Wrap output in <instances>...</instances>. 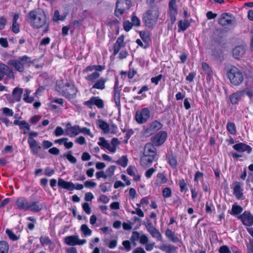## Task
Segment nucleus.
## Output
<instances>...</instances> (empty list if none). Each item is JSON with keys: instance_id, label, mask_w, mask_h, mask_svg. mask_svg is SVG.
<instances>
[{"instance_id": "obj_3", "label": "nucleus", "mask_w": 253, "mask_h": 253, "mask_svg": "<svg viewBox=\"0 0 253 253\" xmlns=\"http://www.w3.org/2000/svg\"><path fill=\"white\" fill-rule=\"evenodd\" d=\"M33 63L31 57L24 55L19 57L17 59L8 60L7 64L13 67L16 71L23 72L25 70L24 66H30Z\"/></svg>"}, {"instance_id": "obj_25", "label": "nucleus", "mask_w": 253, "mask_h": 253, "mask_svg": "<svg viewBox=\"0 0 253 253\" xmlns=\"http://www.w3.org/2000/svg\"><path fill=\"white\" fill-rule=\"evenodd\" d=\"M0 73L6 75L9 78H14L12 70H11L7 65L3 63H0Z\"/></svg>"}, {"instance_id": "obj_60", "label": "nucleus", "mask_w": 253, "mask_h": 253, "mask_svg": "<svg viewBox=\"0 0 253 253\" xmlns=\"http://www.w3.org/2000/svg\"><path fill=\"white\" fill-rule=\"evenodd\" d=\"M163 78V75L162 74H160L158 76L152 77L151 79V81L152 83L154 84L155 85L158 84L159 82Z\"/></svg>"}, {"instance_id": "obj_13", "label": "nucleus", "mask_w": 253, "mask_h": 253, "mask_svg": "<svg viewBox=\"0 0 253 253\" xmlns=\"http://www.w3.org/2000/svg\"><path fill=\"white\" fill-rule=\"evenodd\" d=\"M233 194L238 200L243 199V184L239 181H236L232 184Z\"/></svg>"}, {"instance_id": "obj_39", "label": "nucleus", "mask_w": 253, "mask_h": 253, "mask_svg": "<svg viewBox=\"0 0 253 253\" xmlns=\"http://www.w3.org/2000/svg\"><path fill=\"white\" fill-rule=\"evenodd\" d=\"M121 89H114V100L116 106L120 105V91Z\"/></svg>"}, {"instance_id": "obj_10", "label": "nucleus", "mask_w": 253, "mask_h": 253, "mask_svg": "<svg viewBox=\"0 0 253 253\" xmlns=\"http://www.w3.org/2000/svg\"><path fill=\"white\" fill-rule=\"evenodd\" d=\"M167 136L168 134L166 131H161L151 137V141L156 146H159L164 143Z\"/></svg>"}, {"instance_id": "obj_47", "label": "nucleus", "mask_w": 253, "mask_h": 253, "mask_svg": "<svg viewBox=\"0 0 253 253\" xmlns=\"http://www.w3.org/2000/svg\"><path fill=\"white\" fill-rule=\"evenodd\" d=\"M65 19V16H60L59 12L58 10L54 11V15L52 18V20L54 21H58L59 20H63Z\"/></svg>"}, {"instance_id": "obj_14", "label": "nucleus", "mask_w": 253, "mask_h": 253, "mask_svg": "<svg viewBox=\"0 0 253 253\" xmlns=\"http://www.w3.org/2000/svg\"><path fill=\"white\" fill-rule=\"evenodd\" d=\"M176 0H170L169 2V14L171 24L176 21V16L177 14V8L176 4Z\"/></svg>"}, {"instance_id": "obj_57", "label": "nucleus", "mask_w": 253, "mask_h": 253, "mask_svg": "<svg viewBox=\"0 0 253 253\" xmlns=\"http://www.w3.org/2000/svg\"><path fill=\"white\" fill-rule=\"evenodd\" d=\"M137 171L134 167L129 166L126 169L127 173L130 176H132L135 174V172Z\"/></svg>"}, {"instance_id": "obj_54", "label": "nucleus", "mask_w": 253, "mask_h": 253, "mask_svg": "<svg viewBox=\"0 0 253 253\" xmlns=\"http://www.w3.org/2000/svg\"><path fill=\"white\" fill-rule=\"evenodd\" d=\"M80 133H82L84 135H88L90 136L91 137H93V135L92 134L89 128L83 127L82 128H80Z\"/></svg>"}, {"instance_id": "obj_29", "label": "nucleus", "mask_w": 253, "mask_h": 253, "mask_svg": "<svg viewBox=\"0 0 253 253\" xmlns=\"http://www.w3.org/2000/svg\"><path fill=\"white\" fill-rule=\"evenodd\" d=\"M220 25L226 26L232 24L231 17L227 13L222 14L218 20Z\"/></svg>"}, {"instance_id": "obj_19", "label": "nucleus", "mask_w": 253, "mask_h": 253, "mask_svg": "<svg viewBox=\"0 0 253 253\" xmlns=\"http://www.w3.org/2000/svg\"><path fill=\"white\" fill-rule=\"evenodd\" d=\"M97 144L101 148L106 149L112 153H114L116 151L115 147H111L110 143L103 137H99Z\"/></svg>"}, {"instance_id": "obj_52", "label": "nucleus", "mask_w": 253, "mask_h": 253, "mask_svg": "<svg viewBox=\"0 0 253 253\" xmlns=\"http://www.w3.org/2000/svg\"><path fill=\"white\" fill-rule=\"evenodd\" d=\"M202 68L205 73L210 76L211 74V70L209 65L205 62L202 63Z\"/></svg>"}, {"instance_id": "obj_4", "label": "nucleus", "mask_w": 253, "mask_h": 253, "mask_svg": "<svg viewBox=\"0 0 253 253\" xmlns=\"http://www.w3.org/2000/svg\"><path fill=\"white\" fill-rule=\"evenodd\" d=\"M159 16L158 9L156 7L152 8L143 14V21L147 27L151 28L156 24Z\"/></svg>"}, {"instance_id": "obj_11", "label": "nucleus", "mask_w": 253, "mask_h": 253, "mask_svg": "<svg viewBox=\"0 0 253 253\" xmlns=\"http://www.w3.org/2000/svg\"><path fill=\"white\" fill-rule=\"evenodd\" d=\"M237 218L245 226H251L253 225V215L249 211H245L242 214L238 215Z\"/></svg>"}, {"instance_id": "obj_42", "label": "nucleus", "mask_w": 253, "mask_h": 253, "mask_svg": "<svg viewBox=\"0 0 253 253\" xmlns=\"http://www.w3.org/2000/svg\"><path fill=\"white\" fill-rule=\"evenodd\" d=\"M40 240L42 245L43 246H50L52 244L51 240L46 236H41Z\"/></svg>"}, {"instance_id": "obj_27", "label": "nucleus", "mask_w": 253, "mask_h": 253, "mask_svg": "<svg viewBox=\"0 0 253 253\" xmlns=\"http://www.w3.org/2000/svg\"><path fill=\"white\" fill-rule=\"evenodd\" d=\"M245 51V48L243 46H236L233 49V56L236 59H240L243 56Z\"/></svg>"}, {"instance_id": "obj_20", "label": "nucleus", "mask_w": 253, "mask_h": 253, "mask_svg": "<svg viewBox=\"0 0 253 253\" xmlns=\"http://www.w3.org/2000/svg\"><path fill=\"white\" fill-rule=\"evenodd\" d=\"M30 202L25 197H19L15 202L18 209L24 211H28Z\"/></svg>"}, {"instance_id": "obj_36", "label": "nucleus", "mask_w": 253, "mask_h": 253, "mask_svg": "<svg viewBox=\"0 0 253 253\" xmlns=\"http://www.w3.org/2000/svg\"><path fill=\"white\" fill-rule=\"evenodd\" d=\"M226 128L230 134L232 135H235L236 134V128L234 123L228 122L227 124Z\"/></svg>"}, {"instance_id": "obj_53", "label": "nucleus", "mask_w": 253, "mask_h": 253, "mask_svg": "<svg viewBox=\"0 0 253 253\" xmlns=\"http://www.w3.org/2000/svg\"><path fill=\"white\" fill-rule=\"evenodd\" d=\"M169 163L171 167L173 168H175L177 165L176 157L173 156L169 157Z\"/></svg>"}, {"instance_id": "obj_45", "label": "nucleus", "mask_w": 253, "mask_h": 253, "mask_svg": "<svg viewBox=\"0 0 253 253\" xmlns=\"http://www.w3.org/2000/svg\"><path fill=\"white\" fill-rule=\"evenodd\" d=\"M116 169V167L115 166H110L105 171L107 177H112L114 175Z\"/></svg>"}, {"instance_id": "obj_49", "label": "nucleus", "mask_w": 253, "mask_h": 253, "mask_svg": "<svg viewBox=\"0 0 253 253\" xmlns=\"http://www.w3.org/2000/svg\"><path fill=\"white\" fill-rule=\"evenodd\" d=\"M6 233L8 237L13 241H16L19 238V236L16 235L12 231L9 229L6 230Z\"/></svg>"}, {"instance_id": "obj_22", "label": "nucleus", "mask_w": 253, "mask_h": 253, "mask_svg": "<svg viewBox=\"0 0 253 253\" xmlns=\"http://www.w3.org/2000/svg\"><path fill=\"white\" fill-rule=\"evenodd\" d=\"M28 142L32 153L33 154H37L41 149L39 144L35 139L31 137H28Z\"/></svg>"}, {"instance_id": "obj_2", "label": "nucleus", "mask_w": 253, "mask_h": 253, "mask_svg": "<svg viewBox=\"0 0 253 253\" xmlns=\"http://www.w3.org/2000/svg\"><path fill=\"white\" fill-rule=\"evenodd\" d=\"M56 89L69 99H74L76 96L78 92L77 88L75 87L72 83L63 80L57 82Z\"/></svg>"}, {"instance_id": "obj_62", "label": "nucleus", "mask_w": 253, "mask_h": 253, "mask_svg": "<svg viewBox=\"0 0 253 253\" xmlns=\"http://www.w3.org/2000/svg\"><path fill=\"white\" fill-rule=\"evenodd\" d=\"M84 186L86 188H92L96 186V183L92 181L87 180L84 182Z\"/></svg>"}, {"instance_id": "obj_8", "label": "nucleus", "mask_w": 253, "mask_h": 253, "mask_svg": "<svg viewBox=\"0 0 253 253\" xmlns=\"http://www.w3.org/2000/svg\"><path fill=\"white\" fill-rule=\"evenodd\" d=\"M150 117V112L148 108H144L136 111L134 118L138 124H143L147 122Z\"/></svg>"}, {"instance_id": "obj_63", "label": "nucleus", "mask_w": 253, "mask_h": 253, "mask_svg": "<svg viewBox=\"0 0 253 253\" xmlns=\"http://www.w3.org/2000/svg\"><path fill=\"white\" fill-rule=\"evenodd\" d=\"M218 252L219 253H231L229 248L225 245L221 246L218 250Z\"/></svg>"}, {"instance_id": "obj_18", "label": "nucleus", "mask_w": 253, "mask_h": 253, "mask_svg": "<svg viewBox=\"0 0 253 253\" xmlns=\"http://www.w3.org/2000/svg\"><path fill=\"white\" fill-rule=\"evenodd\" d=\"M125 37L123 35L120 36L117 40L113 46V55H117L121 48L125 46L124 42Z\"/></svg>"}, {"instance_id": "obj_5", "label": "nucleus", "mask_w": 253, "mask_h": 253, "mask_svg": "<svg viewBox=\"0 0 253 253\" xmlns=\"http://www.w3.org/2000/svg\"><path fill=\"white\" fill-rule=\"evenodd\" d=\"M227 77L230 83L234 85L240 84L244 80L242 72L235 66L230 67L227 71Z\"/></svg>"}, {"instance_id": "obj_7", "label": "nucleus", "mask_w": 253, "mask_h": 253, "mask_svg": "<svg viewBox=\"0 0 253 253\" xmlns=\"http://www.w3.org/2000/svg\"><path fill=\"white\" fill-rule=\"evenodd\" d=\"M163 125L157 120L154 121L144 126L143 129V134L145 136H150L157 131L161 129Z\"/></svg>"}, {"instance_id": "obj_43", "label": "nucleus", "mask_w": 253, "mask_h": 253, "mask_svg": "<svg viewBox=\"0 0 253 253\" xmlns=\"http://www.w3.org/2000/svg\"><path fill=\"white\" fill-rule=\"evenodd\" d=\"M9 249L8 243L5 241H0V253H7Z\"/></svg>"}, {"instance_id": "obj_34", "label": "nucleus", "mask_w": 253, "mask_h": 253, "mask_svg": "<svg viewBox=\"0 0 253 253\" xmlns=\"http://www.w3.org/2000/svg\"><path fill=\"white\" fill-rule=\"evenodd\" d=\"M128 162V160L127 156L124 155L120 157L118 160L115 161V163L123 168H126L127 166Z\"/></svg>"}, {"instance_id": "obj_9", "label": "nucleus", "mask_w": 253, "mask_h": 253, "mask_svg": "<svg viewBox=\"0 0 253 253\" xmlns=\"http://www.w3.org/2000/svg\"><path fill=\"white\" fill-rule=\"evenodd\" d=\"M97 127L101 129L104 133L107 134L109 132L115 133L117 130V127L115 125H112L110 126L109 125L102 119L98 120L96 121Z\"/></svg>"}, {"instance_id": "obj_6", "label": "nucleus", "mask_w": 253, "mask_h": 253, "mask_svg": "<svg viewBox=\"0 0 253 253\" xmlns=\"http://www.w3.org/2000/svg\"><path fill=\"white\" fill-rule=\"evenodd\" d=\"M131 5V0H117L115 14L119 17L126 12Z\"/></svg>"}, {"instance_id": "obj_46", "label": "nucleus", "mask_w": 253, "mask_h": 253, "mask_svg": "<svg viewBox=\"0 0 253 253\" xmlns=\"http://www.w3.org/2000/svg\"><path fill=\"white\" fill-rule=\"evenodd\" d=\"M100 76V74L97 72H94L91 74L87 75L85 79L86 80L89 81H93L94 80L97 79Z\"/></svg>"}, {"instance_id": "obj_23", "label": "nucleus", "mask_w": 253, "mask_h": 253, "mask_svg": "<svg viewBox=\"0 0 253 253\" xmlns=\"http://www.w3.org/2000/svg\"><path fill=\"white\" fill-rule=\"evenodd\" d=\"M143 154L148 155V156H151L156 157V149L153 144L148 143L145 145L144 149Z\"/></svg>"}, {"instance_id": "obj_64", "label": "nucleus", "mask_w": 253, "mask_h": 253, "mask_svg": "<svg viewBox=\"0 0 253 253\" xmlns=\"http://www.w3.org/2000/svg\"><path fill=\"white\" fill-rule=\"evenodd\" d=\"M248 253H253V239H250L247 245Z\"/></svg>"}, {"instance_id": "obj_59", "label": "nucleus", "mask_w": 253, "mask_h": 253, "mask_svg": "<svg viewBox=\"0 0 253 253\" xmlns=\"http://www.w3.org/2000/svg\"><path fill=\"white\" fill-rule=\"evenodd\" d=\"M82 208L84 212L87 214H89L91 213V209L89 206V205L87 203H84L82 204Z\"/></svg>"}, {"instance_id": "obj_17", "label": "nucleus", "mask_w": 253, "mask_h": 253, "mask_svg": "<svg viewBox=\"0 0 253 253\" xmlns=\"http://www.w3.org/2000/svg\"><path fill=\"white\" fill-rule=\"evenodd\" d=\"M233 148L239 153L247 152L248 154H250L252 152V148L250 146L242 142L234 145Z\"/></svg>"}, {"instance_id": "obj_31", "label": "nucleus", "mask_w": 253, "mask_h": 253, "mask_svg": "<svg viewBox=\"0 0 253 253\" xmlns=\"http://www.w3.org/2000/svg\"><path fill=\"white\" fill-rule=\"evenodd\" d=\"M14 125H17L19 126L20 129H24L23 133L26 134L27 132V131L29 130L30 129V126L26 121H19V120H15L13 122Z\"/></svg>"}, {"instance_id": "obj_37", "label": "nucleus", "mask_w": 253, "mask_h": 253, "mask_svg": "<svg viewBox=\"0 0 253 253\" xmlns=\"http://www.w3.org/2000/svg\"><path fill=\"white\" fill-rule=\"evenodd\" d=\"M159 249L163 252L169 253H170L175 250L174 246L168 244L161 245Z\"/></svg>"}, {"instance_id": "obj_30", "label": "nucleus", "mask_w": 253, "mask_h": 253, "mask_svg": "<svg viewBox=\"0 0 253 253\" xmlns=\"http://www.w3.org/2000/svg\"><path fill=\"white\" fill-rule=\"evenodd\" d=\"M42 208L43 207L42 204L38 201L32 202H30L28 206V211L37 212L41 211Z\"/></svg>"}, {"instance_id": "obj_41", "label": "nucleus", "mask_w": 253, "mask_h": 253, "mask_svg": "<svg viewBox=\"0 0 253 253\" xmlns=\"http://www.w3.org/2000/svg\"><path fill=\"white\" fill-rule=\"evenodd\" d=\"M2 114L6 117H12L14 115V112L8 107H3L1 109Z\"/></svg>"}, {"instance_id": "obj_33", "label": "nucleus", "mask_w": 253, "mask_h": 253, "mask_svg": "<svg viewBox=\"0 0 253 253\" xmlns=\"http://www.w3.org/2000/svg\"><path fill=\"white\" fill-rule=\"evenodd\" d=\"M190 22L187 20H180L178 23V32L185 31L190 26Z\"/></svg>"}, {"instance_id": "obj_50", "label": "nucleus", "mask_w": 253, "mask_h": 253, "mask_svg": "<svg viewBox=\"0 0 253 253\" xmlns=\"http://www.w3.org/2000/svg\"><path fill=\"white\" fill-rule=\"evenodd\" d=\"M81 230L83 234L85 236H89L91 235V230L87 227V225L83 224L81 226Z\"/></svg>"}, {"instance_id": "obj_35", "label": "nucleus", "mask_w": 253, "mask_h": 253, "mask_svg": "<svg viewBox=\"0 0 253 253\" xmlns=\"http://www.w3.org/2000/svg\"><path fill=\"white\" fill-rule=\"evenodd\" d=\"M31 90L28 89H26L25 90L23 94V100L25 102L29 103H31L33 102L34 100V97L30 96V94H31Z\"/></svg>"}, {"instance_id": "obj_56", "label": "nucleus", "mask_w": 253, "mask_h": 253, "mask_svg": "<svg viewBox=\"0 0 253 253\" xmlns=\"http://www.w3.org/2000/svg\"><path fill=\"white\" fill-rule=\"evenodd\" d=\"M157 179L160 180L161 184L166 183L167 181V179L165 175L162 173H159L157 174Z\"/></svg>"}, {"instance_id": "obj_26", "label": "nucleus", "mask_w": 253, "mask_h": 253, "mask_svg": "<svg viewBox=\"0 0 253 253\" xmlns=\"http://www.w3.org/2000/svg\"><path fill=\"white\" fill-rule=\"evenodd\" d=\"M79 132V127L78 126H72L69 123L66 125L65 133L66 134L71 136L77 135Z\"/></svg>"}, {"instance_id": "obj_1", "label": "nucleus", "mask_w": 253, "mask_h": 253, "mask_svg": "<svg viewBox=\"0 0 253 253\" xmlns=\"http://www.w3.org/2000/svg\"><path fill=\"white\" fill-rule=\"evenodd\" d=\"M26 20L34 29L47 28L48 27V18L46 12L41 8H35L30 11Z\"/></svg>"}, {"instance_id": "obj_21", "label": "nucleus", "mask_w": 253, "mask_h": 253, "mask_svg": "<svg viewBox=\"0 0 253 253\" xmlns=\"http://www.w3.org/2000/svg\"><path fill=\"white\" fill-rule=\"evenodd\" d=\"M245 90L238 91L229 96V99L232 104H236L241 100L245 94Z\"/></svg>"}, {"instance_id": "obj_40", "label": "nucleus", "mask_w": 253, "mask_h": 253, "mask_svg": "<svg viewBox=\"0 0 253 253\" xmlns=\"http://www.w3.org/2000/svg\"><path fill=\"white\" fill-rule=\"evenodd\" d=\"M242 211L243 208L241 206L234 204L232 206L230 213L231 214L234 215L240 213Z\"/></svg>"}, {"instance_id": "obj_58", "label": "nucleus", "mask_w": 253, "mask_h": 253, "mask_svg": "<svg viewBox=\"0 0 253 253\" xmlns=\"http://www.w3.org/2000/svg\"><path fill=\"white\" fill-rule=\"evenodd\" d=\"M71 163H75L77 162V159L72 154L71 152H69L67 154L64 155Z\"/></svg>"}, {"instance_id": "obj_51", "label": "nucleus", "mask_w": 253, "mask_h": 253, "mask_svg": "<svg viewBox=\"0 0 253 253\" xmlns=\"http://www.w3.org/2000/svg\"><path fill=\"white\" fill-rule=\"evenodd\" d=\"M140 234L137 231H133L132 233V235L130 237V241L134 243V245H135V242L138 241L139 240L140 238Z\"/></svg>"}, {"instance_id": "obj_16", "label": "nucleus", "mask_w": 253, "mask_h": 253, "mask_svg": "<svg viewBox=\"0 0 253 253\" xmlns=\"http://www.w3.org/2000/svg\"><path fill=\"white\" fill-rule=\"evenodd\" d=\"M84 105L89 107H91L92 105H95L99 109L103 108L104 106L103 100L98 96L92 97L89 100L84 102Z\"/></svg>"}, {"instance_id": "obj_55", "label": "nucleus", "mask_w": 253, "mask_h": 253, "mask_svg": "<svg viewBox=\"0 0 253 253\" xmlns=\"http://www.w3.org/2000/svg\"><path fill=\"white\" fill-rule=\"evenodd\" d=\"M131 24L132 26H138L140 25V21L139 18L134 14H133L131 17Z\"/></svg>"}, {"instance_id": "obj_32", "label": "nucleus", "mask_w": 253, "mask_h": 253, "mask_svg": "<svg viewBox=\"0 0 253 253\" xmlns=\"http://www.w3.org/2000/svg\"><path fill=\"white\" fill-rule=\"evenodd\" d=\"M107 80L105 78H100L92 86V88L103 90L105 87V83Z\"/></svg>"}, {"instance_id": "obj_44", "label": "nucleus", "mask_w": 253, "mask_h": 253, "mask_svg": "<svg viewBox=\"0 0 253 253\" xmlns=\"http://www.w3.org/2000/svg\"><path fill=\"white\" fill-rule=\"evenodd\" d=\"M178 185L180 187V190L181 192H186L188 191L187 187V183L184 179L179 180Z\"/></svg>"}, {"instance_id": "obj_48", "label": "nucleus", "mask_w": 253, "mask_h": 253, "mask_svg": "<svg viewBox=\"0 0 253 253\" xmlns=\"http://www.w3.org/2000/svg\"><path fill=\"white\" fill-rule=\"evenodd\" d=\"M162 195L164 198H168L171 196V190L169 187H166L162 191Z\"/></svg>"}, {"instance_id": "obj_12", "label": "nucleus", "mask_w": 253, "mask_h": 253, "mask_svg": "<svg viewBox=\"0 0 253 253\" xmlns=\"http://www.w3.org/2000/svg\"><path fill=\"white\" fill-rule=\"evenodd\" d=\"M23 89L22 88L16 87L12 91V94L8 98L9 103L19 102L21 100Z\"/></svg>"}, {"instance_id": "obj_38", "label": "nucleus", "mask_w": 253, "mask_h": 253, "mask_svg": "<svg viewBox=\"0 0 253 253\" xmlns=\"http://www.w3.org/2000/svg\"><path fill=\"white\" fill-rule=\"evenodd\" d=\"M151 235L154 238L156 239L158 241H161L162 239V236L159 231L156 228L153 230L150 231L149 232Z\"/></svg>"}, {"instance_id": "obj_15", "label": "nucleus", "mask_w": 253, "mask_h": 253, "mask_svg": "<svg viewBox=\"0 0 253 253\" xmlns=\"http://www.w3.org/2000/svg\"><path fill=\"white\" fill-rule=\"evenodd\" d=\"M58 186L62 188L72 191L74 189H79V184L75 186L72 182L66 181L62 178H59L58 181Z\"/></svg>"}, {"instance_id": "obj_24", "label": "nucleus", "mask_w": 253, "mask_h": 253, "mask_svg": "<svg viewBox=\"0 0 253 253\" xmlns=\"http://www.w3.org/2000/svg\"><path fill=\"white\" fill-rule=\"evenodd\" d=\"M156 157L148 156L146 155H144L140 158V164L145 168L149 167L153 162L154 161Z\"/></svg>"}, {"instance_id": "obj_28", "label": "nucleus", "mask_w": 253, "mask_h": 253, "mask_svg": "<svg viewBox=\"0 0 253 253\" xmlns=\"http://www.w3.org/2000/svg\"><path fill=\"white\" fill-rule=\"evenodd\" d=\"M65 244L69 246H74L79 245V239L77 235L66 237L64 239Z\"/></svg>"}, {"instance_id": "obj_61", "label": "nucleus", "mask_w": 253, "mask_h": 253, "mask_svg": "<svg viewBox=\"0 0 253 253\" xmlns=\"http://www.w3.org/2000/svg\"><path fill=\"white\" fill-rule=\"evenodd\" d=\"M156 171V169L153 168H150L147 170L145 172V176L147 178H150L153 174Z\"/></svg>"}]
</instances>
